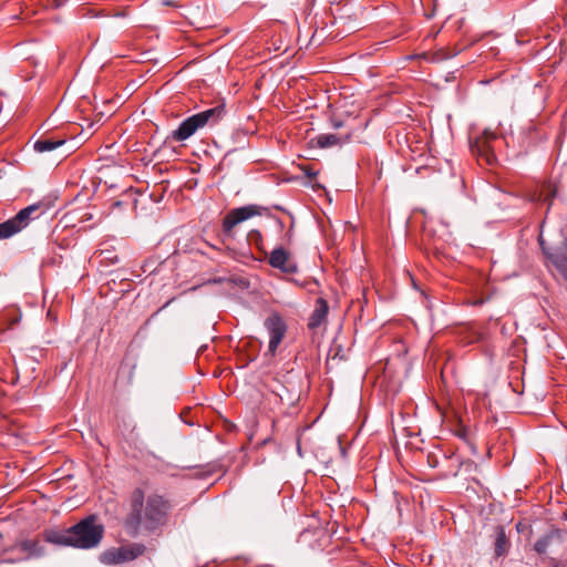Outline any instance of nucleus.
Instances as JSON below:
<instances>
[{
    "label": "nucleus",
    "mask_w": 567,
    "mask_h": 567,
    "mask_svg": "<svg viewBox=\"0 0 567 567\" xmlns=\"http://www.w3.org/2000/svg\"><path fill=\"white\" fill-rule=\"evenodd\" d=\"M173 509V501L167 495L158 492L146 494L143 486H136L128 496L124 530L133 538L141 535L159 536L168 526Z\"/></svg>",
    "instance_id": "f257e3e1"
},
{
    "label": "nucleus",
    "mask_w": 567,
    "mask_h": 567,
    "mask_svg": "<svg viewBox=\"0 0 567 567\" xmlns=\"http://www.w3.org/2000/svg\"><path fill=\"white\" fill-rule=\"evenodd\" d=\"M104 535V527L96 524V517L90 515L75 525L66 528L44 529L42 537L47 543L81 549H91L100 545Z\"/></svg>",
    "instance_id": "f03ea898"
},
{
    "label": "nucleus",
    "mask_w": 567,
    "mask_h": 567,
    "mask_svg": "<svg viewBox=\"0 0 567 567\" xmlns=\"http://www.w3.org/2000/svg\"><path fill=\"white\" fill-rule=\"evenodd\" d=\"M225 105L205 110L185 118L179 126L171 134V138L176 142H183L193 136L198 130L205 126H214L225 116Z\"/></svg>",
    "instance_id": "7ed1b4c3"
},
{
    "label": "nucleus",
    "mask_w": 567,
    "mask_h": 567,
    "mask_svg": "<svg viewBox=\"0 0 567 567\" xmlns=\"http://www.w3.org/2000/svg\"><path fill=\"white\" fill-rule=\"evenodd\" d=\"M42 204L37 203L21 209L14 217L0 224V239H7L25 228L32 219L44 214Z\"/></svg>",
    "instance_id": "20e7f679"
},
{
    "label": "nucleus",
    "mask_w": 567,
    "mask_h": 567,
    "mask_svg": "<svg viewBox=\"0 0 567 567\" xmlns=\"http://www.w3.org/2000/svg\"><path fill=\"white\" fill-rule=\"evenodd\" d=\"M146 546L142 543H131L120 547H112L104 550L100 560L104 565H118L133 561L144 555Z\"/></svg>",
    "instance_id": "39448f33"
},
{
    "label": "nucleus",
    "mask_w": 567,
    "mask_h": 567,
    "mask_svg": "<svg viewBox=\"0 0 567 567\" xmlns=\"http://www.w3.org/2000/svg\"><path fill=\"white\" fill-rule=\"evenodd\" d=\"M264 212H268V208L255 204L234 208L223 219V231L230 235L235 226L251 217L260 216Z\"/></svg>",
    "instance_id": "423d86ee"
},
{
    "label": "nucleus",
    "mask_w": 567,
    "mask_h": 567,
    "mask_svg": "<svg viewBox=\"0 0 567 567\" xmlns=\"http://www.w3.org/2000/svg\"><path fill=\"white\" fill-rule=\"evenodd\" d=\"M264 327L269 334L268 353L274 357L287 333L288 327L278 312L270 313L265 319Z\"/></svg>",
    "instance_id": "0eeeda50"
},
{
    "label": "nucleus",
    "mask_w": 567,
    "mask_h": 567,
    "mask_svg": "<svg viewBox=\"0 0 567 567\" xmlns=\"http://www.w3.org/2000/svg\"><path fill=\"white\" fill-rule=\"evenodd\" d=\"M272 393L287 406H293L300 399L301 389L290 373L284 375V380H276Z\"/></svg>",
    "instance_id": "6e6552de"
},
{
    "label": "nucleus",
    "mask_w": 567,
    "mask_h": 567,
    "mask_svg": "<svg viewBox=\"0 0 567 567\" xmlns=\"http://www.w3.org/2000/svg\"><path fill=\"white\" fill-rule=\"evenodd\" d=\"M354 134V130L348 132L323 133L312 137L309 144L318 148L342 147L348 144Z\"/></svg>",
    "instance_id": "1a4fd4ad"
},
{
    "label": "nucleus",
    "mask_w": 567,
    "mask_h": 567,
    "mask_svg": "<svg viewBox=\"0 0 567 567\" xmlns=\"http://www.w3.org/2000/svg\"><path fill=\"white\" fill-rule=\"evenodd\" d=\"M496 138V134L485 130L483 134L471 143L472 152L480 158L484 159L487 165H493L496 162V156L492 150L491 142Z\"/></svg>",
    "instance_id": "9d476101"
},
{
    "label": "nucleus",
    "mask_w": 567,
    "mask_h": 567,
    "mask_svg": "<svg viewBox=\"0 0 567 567\" xmlns=\"http://www.w3.org/2000/svg\"><path fill=\"white\" fill-rule=\"evenodd\" d=\"M268 264L285 274L292 275L298 271L297 262L291 258L290 252L282 247H277L270 252Z\"/></svg>",
    "instance_id": "9b49d317"
},
{
    "label": "nucleus",
    "mask_w": 567,
    "mask_h": 567,
    "mask_svg": "<svg viewBox=\"0 0 567 567\" xmlns=\"http://www.w3.org/2000/svg\"><path fill=\"white\" fill-rule=\"evenodd\" d=\"M329 312V305L324 298H318L316 300L315 309L309 318L308 328L316 329L320 327L327 319Z\"/></svg>",
    "instance_id": "f8f14e48"
},
{
    "label": "nucleus",
    "mask_w": 567,
    "mask_h": 567,
    "mask_svg": "<svg viewBox=\"0 0 567 567\" xmlns=\"http://www.w3.org/2000/svg\"><path fill=\"white\" fill-rule=\"evenodd\" d=\"M563 540V533L560 529L555 528L551 529L546 535L538 538L534 544V550L538 555H545L547 553L548 547L554 544L555 542H561Z\"/></svg>",
    "instance_id": "ddd939ff"
},
{
    "label": "nucleus",
    "mask_w": 567,
    "mask_h": 567,
    "mask_svg": "<svg viewBox=\"0 0 567 567\" xmlns=\"http://www.w3.org/2000/svg\"><path fill=\"white\" fill-rule=\"evenodd\" d=\"M509 540L505 534V529L503 526H496L495 528V543H494V553L495 557L505 556L508 551Z\"/></svg>",
    "instance_id": "4468645a"
},
{
    "label": "nucleus",
    "mask_w": 567,
    "mask_h": 567,
    "mask_svg": "<svg viewBox=\"0 0 567 567\" xmlns=\"http://www.w3.org/2000/svg\"><path fill=\"white\" fill-rule=\"evenodd\" d=\"M19 548L22 551L28 553L29 557H34V558L41 557L45 553L44 546L41 545L40 540L35 539V538L34 539H24V540L20 542Z\"/></svg>",
    "instance_id": "2eb2a0df"
},
{
    "label": "nucleus",
    "mask_w": 567,
    "mask_h": 567,
    "mask_svg": "<svg viewBox=\"0 0 567 567\" xmlns=\"http://www.w3.org/2000/svg\"><path fill=\"white\" fill-rule=\"evenodd\" d=\"M66 143L65 140H53V138H40L34 142L33 148L38 153L51 152L58 147L63 146Z\"/></svg>",
    "instance_id": "dca6fc26"
},
{
    "label": "nucleus",
    "mask_w": 567,
    "mask_h": 567,
    "mask_svg": "<svg viewBox=\"0 0 567 567\" xmlns=\"http://www.w3.org/2000/svg\"><path fill=\"white\" fill-rule=\"evenodd\" d=\"M548 259L567 281V256L561 254H548Z\"/></svg>",
    "instance_id": "f3484780"
},
{
    "label": "nucleus",
    "mask_w": 567,
    "mask_h": 567,
    "mask_svg": "<svg viewBox=\"0 0 567 567\" xmlns=\"http://www.w3.org/2000/svg\"><path fill=\"white\" fill-rule=\"evenodd\" d=\"M354 120L350 118V117H347L346 120H342L340 117L332 116L330 118V126L333 130L339 131V132H348L349 130H354V132H355L357 128L351 123Z\"/></svg>",
    "instance_id": "a211bd4d"
},
{
    "label": "nucleus",
    "mask_w": 567,
    "mask_h": 567,
    "mask_svg": "<svg viewBox=\"0 0 567 567\" xmlns=\"http://www.w3.org/2000/svg\"><path fill=\"white\" fill-rule=\"evenodd\" d=\"M223 465L219 462H212L207 463L206 465L202 466L200 475L204 477L212 476L213 474L217 472H223Z\"/></svg>",
    "instance_id": "6ab92c4d"
},
{
    "label": "nucleus",
    "mask_w": 567,
    "mask_h": 567,
    "mask_svg": "<svg viewBox=\"0 0 567 567\" xmlns=\"http://www.w3.org/2000/svg\"><path fill=\"white\" fill-rule=\"evenodd\" d=\"M556 195L557 189L553 184L548 183L543 186L540 197H543L544 202H548L550 205Z\"/></svg>",
    "instance_id": "aec40b11"
},
{
    "label": "nucleus",
    "mask_w": 567,
    "mask_h": 567,
    "mask_svg": "<svg viewBox=\"0 0 567 567\" xmlns=\"http://www.w3.org/2000/svg\"><path fill=\"white\" fill-rule=\"evenodd\" d=\"M540 246H542L543 251L546 254L547 257H548V254H561V255L567 256V237L564 239V248H561V249H557L555 251H548V250L545 249L543 240H540Z\"/></svg>",
    "instance_id": "412c9836"
},
{
    "label": "nucleus",
    "mask_w": 567,
    "mask_h": 567,
    "mask_svg": "<svg viewBox=\"0 0 567 567\" xmlns=\"http://www.w3.org/2000/svg\"><path fill=\"white\" fill-rule=\"evenodd\" d=\"M174 300V298L169 299L168 301H166V303L159 308L156 312H154L147 320H146V324H148L151 322V320L156 317L163 309H165L172 301Z\"/></svg>",
    "instance_id": "4be33fe9"
},
{
    "label": "nucleus",
    "mask_w": 567,
    "mask_h": 567,
    "mask_svg": "<svg viewBox=\"0 0 567 567\" xmlns=\"http://www.w3.org/2000/svg\"><path fill=\"white\" fill-rule=\"evenodd\" d=\"M456 435L464 440V441H467V430L465 427H461L456 431Z\"/></svg>",
    "instance_id": "5701e85b"
},
{
    "label": "nucleus",
    "mask_w": 567,
    "mask_h": 567,
    "mask_svg": "<svg viewBox=\"0 0 567 567\" xmlns=\"http://www.w3.org/2000/svg\"><path fill=\"white\" fill-rule=\"evenodd\" d=\"M134 368H135L134 365L127 367V373H128V380L130 381L133 378ZM125 369H126V365L122 364L121 368H120V372L124 371Z\"/></svg>",
    "instance_id": "b1692460"
},
{
    "label": "nucleus",
    "mask_w": 567,
    "mask_h": 567,
    "mask_svg": "<svg viewBox=\"0 0 567 567\" xmlns=\"http://www.w3.org/2000/svg\"><path fill=\"white\" fill-rule=\"evenodd\" d=\"M303 172L309 178L317 176V172L312 171L310 167H305Z\"/></svg>",
    "instance_id": "393cba45"
},
{
    "label": "nucleus",
    "mask_w": 567,
    "mask_h": 567,
    "mask_svg": "<svg viewBox=\"0 0 567 567\" xmlns=\"http://www.w3.org/2000/svg\"><path fill=\"white\" fill-rule=\"evenodd\" d=\"M18 321H19V319L17 317H14L13 319H11L9 326L16 324Z\"/></svg>",
    "instance_id": "a878e982"
},
{
    "label": "nucleus",
    "mask_w": 567,
    "mask_h": 567,
    "mask_svg": "<svg viewBox=\"0 0 567 567\" xmlns=\"http://www.w3.org/2000/svg\"><path fill=\"white\" fill-rule=\"evenodd\" d=\"M277 223L279 225V227L282 229L284 228V223L280 218H277Z\"/></svg>",
    "instance_id": "bb28decb"
},
{
    "label": "nucleus",
    "mask_w": 567,
    "mask_h": 567,
    "mask_svg": "<svg viewBox=\"0 0 567 567\" xmlns=\"http://www.w3.org/2000/svg\"><path fill=\"white\" fill-rule=\"evenodd\" d=\"M287 235H288V238L290 239V238H291V236H292V235H291V230H290V231H288V234H287Z\"/></svg>",
    "instance_id": "cd10ccee"
},
{
    "label": "nucleus",
    "mask_w": 567,
    "mask_h": 567,
    "mask_svg": "<svg viewBox=\"0 0 567 567\" xmlns=\"http://www.w3.org/2000/svg\"><path fill=\"white\" fill-rule=\"evenodd\" d=\"M6 329L4 328H0V333L4 332Z\"/></svg>",
    "instance_id": "c85d7f7f"
}]
</instances>
